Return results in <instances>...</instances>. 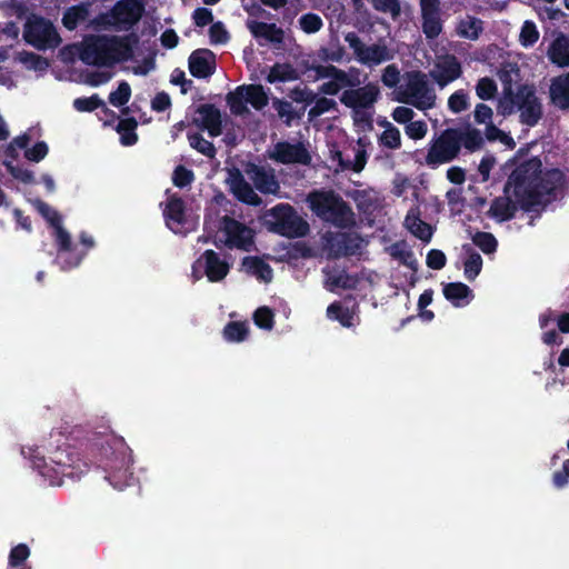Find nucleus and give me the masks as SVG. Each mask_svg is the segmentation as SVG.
<instances>
[{"label": "nucleus", "mask_w": 569, "mask_h": 569, "mask_svg": "<svg viewBox=\"0 0 569 569\" xmlns=\"http://www.w3.org/2000/svg\"><path fill=\"white\" fill-rule=\"evenodd\" d=\"M336 156L338 158L339 166L342 169H351L355 172H360L363 170V168L367 163V158H368L365 149L357 150L353 161L345 160L342 158V153L340 151H337Z\"/></svg>", "instance_id": "obj_48"}, {"label": "nucleus", "mask_w": 569, "mask_h": 569, "mask_svg": "<svg viewBox=\"0 0 569 569\" xmlns=\"http://www.w3.org/2000/svg\"><path fill=\"white\" fill-rule=\"evenodd\" d=\"M209 38L211 44H224L229 41L230 36L221 21L213 22L209 28Z\"/></svg>", "instance_id": "obj_60"}, {"label": "nucleus", "mask_w": 569, "mask_h": 569, "mask_svg": "<svg viewBox=\"0 0 569 569\" xmlns=\"http://www.w3.org/2000/svg\"><path fill=\"white\" fill-rule=\"evenodd\" d=\"M359 282V278L355 274H349L347 272H341L338 276H335L331 279V284L338 288H342L346 290H352L357 288Z\"/></svg>", "instance_id": "obj_63"}, {"label": "nucleus", "mask_w": 569, "mask_h": 569, "mask_svg": "<svg viewBox=\"0 0 569 569\" xmlns=\"http://www.w3.org/2000/svg\"><path fill=\"white\" fill-rule=\"evenodd\" d=\"M315 106L310 108L308 116L310 119H315L320 117L321 114L336 109L337 103L333 99H329L326 97L316 98L313 101Z\"/></svg>", "instance_id": "obj_58"}, {"label": "nucleus", "mask_w": 569, "mask_h": 569, "mask_svg": "<svg viewBox=\"0 0 569 569\" xmlns=\"http://www.w3.org/2000/svg\"><path fill=\"white\" fill-rule=\"evenodd\" d=\"M392 58L393 54L386 44L375 43L365 47L363 53H361L358 61L366 66H377Z\"/></svg>", "instance_id": "obj_30"}, {"label": "nucleus", "mask_w": 569, "mask_h": 569, "mask_svg": "<svg viewBox=\"0 0 569 569\" xmlns=\"http://www.w3.org/2000/svg\"><path fill=\"white\" fill-rule=\"evenodd\" d=\"M518 107L516 92L512 90L511 84L503 87L502 98L498 101L497 112L503 117L510 116Z\"/></svg>", "instance_id": "obj_42"}, {"label": "nucleus", "mask_w": 569, "mask_h": 569, "mask_svg": "<svg viewBox=\"0 0 569 569\" xmlns=\"http://www.w3.org/2000/svg\"><path fill=\"white\" fill-rule=\"evenodd\" d=\"M189 144L191 148L197 150L199 153L206 156L209 159H213L217 154L214 144L204 139L199 132H188L187 134Z\"/></svg>", "instance_id": "obj_40"}, {"label": "nucleus", "mask_w": 569, "mask_h": 569, "mask_svg": "<svg viewBox=\"0 0 569 569\" xmlns=\"http://www.w3.org/2000/svg\"><path fill=\"white\" fill-rule=\"evenodd\" d=\"M230 191L242 203L258 207L262 203V199L254 192L251 184L244 179L238 169L230 171L228 179Z\"/></svg>", "instance_id": "obj_20"}, {"label": "nucleus", "mask_w": 569, "mask_h": 569, "mask_svg": "<svg viewBox=\"0 0 569 569\" xmlns=\"http://www.w3.org/2000/svg\"><path fill=\"white\" fill-rule=\"evenodd\" d=\"M549 59L558 67H569V40L566 37L557 38L548 51Z\"/></svg>", "instance_id": "obj_34"}, {"label": "nucleus", "mask_w": 569, "mask_h": 569, "mask_svg": "<svg viewBox=\"0 0 569 569\" xmlns=\"http://www.w3.org/2000/svg\"><path fill=\"white\" fill-rule=\"evenodd\" d=\"M436 94L430 89L425 74L417 72L407 83V97L400 98L399 101L413 106L419 110L432 108Z\"/></svg>", "instance_id": "obj_12"}, {"label": "nucleus", "mask_w": 569, "mask_h": 569, "mask_svg": "<svg viewBox=\"0 0 569 569\" xmlns=\"http://www.w3.org/2000/svg\"><path fill=\"white\" fill-rule=\"evenodd\" d=\"M252 180L256 189L263 194H276L280 188L278 180L271 169L249 162L244 169Z\"/></svg>", "instance_id": "obj_19"}, {"label": "nucleus", "mask_w": 569, "mask_h": 569, "mask_svg": "<svg viewBox=\"0 0 569 569\" xmlns=\"http://www.w3.org/2000/svg\"><path fill=\"white\" fill-rule=\"evenodd\" d=\"M49 466L44 459L34 462L41 476L50 478L51 485H61L62 478L80 479L89 471V465L69 447H58L50 456Z\"/></svg>", "instance_id": "obj_4"}, {"label": "nucleus", "mask_w": 569, "mask_h": 569, "mask_svg": "<svg viewBox=\"0 0 569 569\" xmlns=\"http://www.w3.org/2000/svg\"><path fill=\"white\" fill-rule=\"evenodd\" d=\"M539 39V31L535 22L526 20L521 27L519 42L522 47H532Z\"/></svg>", "instance_id": "obj_50"}, {"label": "nucleus", "mask_w": 569, "mask_h": 569, "mask_svg": "<svg viewBox=\"0 0 569 569\" xmlns=\"http://www.w3.org/2000/svg\"><path fill=\"white\" fill-rule=\"evenodd\" d=\"M249 329L246 322L230 321L223 328V337L229 342H242L247 339Z\"/></svg>", "instance_id": "obj_43"}, {"label": "nucleus", "mask_w": 569, "mask_h": 569, "mask_svg": "<svg viewBox=\"0 0 569 569\" xmlns=\"http://www.w3.org/2000/svg\"><path fill=\"white\" fill-rule=\"evenodd\" d=\"M299 23L300 28L306 33H316L323 26L322 19L318 14L311 12L301 16Z\"/></svg>", "instance_id": "obj_59"}, {"label": "nucleus", "mask_w": 569, "mask_h": 569, "mask_svg": "<svg viewBox=\"0 0 569 569\" xmlns=\"http://www.w3.org/2000/svg\"><path fill=\"white\" fill-rule=\"evenodd\" d=\"M253 321L261 329H272L274 315L269 307H259L253 313Z\"/></svg>", "instance_id": "obj_57"}, {"label": "nucleus", "mask_w": 569, "mask_h": 569, "mask_svg": "<svg viewBox=\"0 0 569 569\" xmlns=\"http://www.w3.org/2000/svg\"><path fill=\"white\" fill-rule=\"evenodd\" d=\"M226 100L232 114L242 116L248 112L246 96L240 86L234 91L229 92Z\"/></svg>", "instance_id": "obj_44"}, {"label": "nucleus", "mask_w": 569, "mask_h": 569, "mask_svg": "<svg viewBox=\"0 0 569 569\" xmlns=\"http://www.w3.org/2000/svg\"><path fill=\"white\" fill-rule=\"evenodd\" d=\"M472 242L477 246L485 254H491L497 251L498 241L496 237L490 232L477 231L472 236Z\"/></svg>", "instance_id": "obj_45"}, {"label": "nucleus", "mask_w": 569, "mask_h": 569, "mask_svg": "<svg viewBox=\"0 0 569 569\" xmlns=\"http://www.w3.org/2000/svg\"><path fill=\"white\" fill-rule=\"evenodd\" d=\"M194 180V173L192 170L179 164L174 168L172 174V182L178 188H186L190 186Z\"/></svg>", "instance_id": "obj_56"}, {"label": "nucleus", "mask_w": 569, "mask_h": 569, "mask_svg": "<svg viewBox=\"0 0 569 569\" xmlns=\"http://www.w3.org/2000/svg\"><path fill=\"white\" fill-rule=\"evenodd\" d=\"M247 28L256 39L262 38L271 43H281L283 41L284 32L276 23L248 20Z\"/></svg>", "instance_id": "obj_27"}, {"label": "nucleus", "mask_w": 569, "mask_h": 569, "mask_svg": "<svg viewBox=\"0 0 569 569\" xmlns=\"http://www.w3.org/2000/svg\"><path fill=\"white\" fill-rule=\"evenodd\" d=\"M459 136V150L463 146L468 151H477L483 146V138L480 130L476 128H468L466 131L458 130Z\"/></svg>", "instance_id": "obj_39"}, {"label": "nucleus", "mask_w": 569, "mask_h": 569, "mask_svg": "<svg viewBox=\"0 0 569 569\" xmlns=\"http://www.w3.org/2000/svg\"><path fill=\"white\" fill-rule=\"evenodd\" d=\"M30 556V548L26 543H19L11 548L8 557V566L9 568H18L20 566H26L24 561Z\"/></svg>", "instance_id": "obj_51"}, {"label": "nucleus", "mask_w": 569, "mask_h": 569, "mask_svg": "<svg viewBox=\"0 0 569 569\" xmlns=\"http://www.w3.org/2000/svg\"><path fill=\"white\" fill-rule=\"evenodd\" d=\"M406 134L412 140H420L425 138L428 131L427 123L422 120L410 121L406 124Z\"/></svg>", "instance_id": "obj_64"}, {"label": "nucleus", "mask_w": 569, "mask_h": 569, "mask_svg": "<svg viewBox=\"0 0 569 569\" xmlns=\"http://www.w3.org/2000/svg\"><path fill=\"white\" fill-rule=\"evenodd\" d=\"M390 254L393 259L398 260L401 264L417 270V260L413 257V252L406 249L401 243H395L390 248Z\"/></svg>", "instance_id": "obj_46"}, {"label": "nucleus", "mask_w": 569, "mask_h": 569, "mask_svg": "<svg viewBox=\"0 0 569 569\" xmlns=\"http://www.w3.org/2000/svg\"><path fill=\"white\" fill-rule=\"evenodd\" d=\"M408 230L418 239L429 242L432 237V228L429 223L420 219L419 212L410 210L405 219Z\"/></svg>", "instance_id": "obj_31"}, {"label": "nucleus", "mask_w": 569, "mask_h": 569, "mask_svg": "<svg viewBox=\"0 0 569 569\" xmlns=\"http://www.w3.org/2000/svg\"><path fill=\"white\" fill-rule=\"evenodd\" d=\"M458 129H445L436 139L429 143L425 163L430 168L451 162L459 154Z\"/></svg>", "instance_id": "obj_7"}, {"label": "nucleus", "mask_w": 569, "mask_h": 569, "mask_svg": "<svg viewBox=\"0 0 569 569\" xmlns=\"http://www.w3.org/2000/svg\"><path fill=\"white\" fill-rule=\"evenodd\" d=\"M113 458H108L104 463L106 479L117 490H122L133 480V472L130 470L129 459L123 452H112Z\"/></svg>", "instance_id": "obj_15"}, {"label": "nucleus", "mask_w": 569, "mask_h": 569, "mask_svg": "<svg viewBox=\"0 0 569 569\" xmlns=\"http://www.w3.org/2000/svg\"><path fill=\"white\" fill-rule=\"evenodd\" d=\"M422 32L427 39H436L442 32L440 0H420Z\"/></svg>", "instance_id": "obj_18"}, {"label": "nucleus", "mask_w": 569, "mask_h": 569, "mask_svg": "<svg viewBox=\"0 0 569 569\" xmlns=\"http://www.w3.org/2000/svg\"><path fill=\"white\" fill-rule=\"evenodd\" d=\"M325 241L330 257L338 259L357 254L362 239L356 232H328Z\"/></svg>", "instance_id": "obj_14"}, {"label": "nucleus", "mask_w": 569, "mask_h": 569, "mask_svg": "<svg viewBox=\"0 0 569 569\" xmlns=\"http://www.w3.org/2000/svg\"><path fill=\"white\" fill-rule=\"evenodd\" d=\"M549 98L559 110L569 109V71L551 79Z\"/></svg>", "instance_id": "obj_26"}, {"label": "nucleus", "mask_w": 569, "mask_h": 569, "mask_svg": "<svg viewBox=\"0 0 569 569\" xmlns=\"http://www.w3.org/2000/svg\"><path fill=\"white\" fill-rule=\"evenodd\" d=\"M497 83L489 77L480 78L476 84V93L481 100H490L497 93Z\"/></svg>", "instance_id": "obj_52"}, {"label": "nucleus", "mask_w": 569, "mask_h": 569, "mask_svg": "<svg viewBox=\"0 0 569 569\" xmlns=\"http://www.w3.org/2000/svg\"><path fill=\"white\" fill-rule=\"evenodd\" d=\"M23 39L38 50L53 49L61 42L53 23L37 14L28 17L24 23Z\"/></svg>", "instance_id": "obj_6"}, {"label": "nucleus", "mask_w": 569, "mask_h": 569, "mask_svg": "<svg viewBox=\"0 0 569 569\" xmlns=\"http://www.w3.org/2000/svg\"><path fill=\"white\" fill-rule=\"evenodd\" d=\"M270 158L282 164L300 163L308 166L311 162V156L301 142H277Z\"/></svg>", "instance_id": "obj_16"}, {"label": "nucleus", "mask_w": 569, "mask_h": 569, "mask_svg": "<svg viewBox=\"0 0 569 569\" xmlns=\"http://www.w3.org/2000/svg\"><path fill=\"white\" fill-rule=\"evenodd\" d=\"M138 127V121L133 118H124L120 119L116 130L120 134V142L123 146H133L138 141V134L136 133V129Z\"/></svg>", "instance_id": "obj_36"}, {"label": "nucleus", "mask_w": 569, "mask_h": 569, "mask_svg": "<svg viewBox=\"0 0 569 569\" xmlns=\"http://www.w3.org/2000/svg\"><path fill=\"white\" fill-rule=\"evenodd\" d=\"M188 63L194 78L206 79L216 71V54L209 49H197L190 54Z\"/></svg>", "instance_id": "obj_21"}, {"label": "nucleus", "mask_w": 569, "mask_h": 569, "mask_svg": "<svg viewBox=\"0 0 569 569\" xmlns=\"http://www.w3.org/2000/svg\"><path fill=\"white\" fill-rule=\"evenodd\" d=\"M375 10L379 12H390L393 18L401 12L399 0H371Z\"/></svg>", "instance_id": "obj_62"}, {"label": "nucleus", "mask_w": 569, "mask_h": 569, "mask_svg": "<svg viewBox=\"0 0 569 569\" xmlns=\"http://www.w3.org/2000/svg\"><path fill=\"white\" fill-rule=\"evenodd\" d=\"M242 264L248 272L256 276L259 280L264 282H270L272 280V268L260 257H244Z\"/></svg>", "instance_id": "obj_33"}, {"label": "nucleus", "mask_w": 569, "mask_h": 569, "mask_svg": "<svg viewBox=\"0 0 569 569\" xmlns=\"http://www.w3.org/2000/svg\"><path fill=\"white\" fill-rule=\"evenodd\" d=\"M519 208L520 207L512 194L503 193V196L496 197L492 200L487 216L498 222H506L515 218Z\"/></svg>", "instance_id": "obj_24"}, {"label": "nucleus", "mask_w": 569, "mask_h": 569, "mask_svg": "<svg viewBox=\"0 0 569 569\" xmlns=\"http://www.w3.org/2000/svg\"><path fill=\"white\" fill-rule=\"evenodd\" d=\"M230 266L212 249L206 250L192 264V274L198 280L206 274L210 282H219L229 273Z\"/></svg>", "instance_id": "obj_11"}, {"label": "nucleus", "mask_w": 569, "mask_h": 569, "mask_svg": "<svg viewBox=\"0 0 569 569\" xmlns=\"http://www.w3.org/2000/svg\"><path fill=\"white\" fill-rule=\"evenodd\" d=\"M266 79L269 83L292 81L298 79V73L289 63H276L271 67Z\"/></svg>", "instance_id": "obj_38"}, {"label": "nucleus", "mask_w": 569, "mask_h": 569, "mask_svg": "<svg viewBox=\"0 0 569 569\" xmlns=\"http://www.w3.org/2000/svg\"><path fill=\"white\" fill-rule=\"evenodd\" d=\"M358 308L357 302L353 303L352 308H349L343 306L340 301H333L327 308V317L338 321L345 328H350L353 326V318Z\"/></svg>", "instance_id": "obj_29"}, {"label": "nucleus", "mask_w": 569, "mask_h": 569, "mask_svg": "<svg viewBox=\"0 0 569 569\" xmlns=\"http://www.w3.org/2000/svg\"><path fill=\"white\" fill-rule=\"evenodd\" d=\"M309 207L317 217L337 228L355 223V213L348 202L333 190H316L308 196Z\"/></svg>", "instance_id": "obj_3"}, {"label": "nucleus", "mask_w": 569, "mask_h": 569, "mask_svg": "<svg viewBox=\"0 0 569 569\" xmlns=\"http://www.w3.org/2000/svg\"><path fill=\"white\" fill-rule=\"evenodd\" d=\"M219 230L226 236L224 244L229 249L250 251L254 243V230L228 214L221 217Z\"/></svg>", "instance_id": "obj_8"}, {"label": "nucleus", "mask_w": 569, "mask_h": 569, "mask_svg": "<svg viewBox=\"0 0 569 569\" xmlns=\"http://www.w3.org/2000/svg\"><path fill=\"white\" fill-rule=\"evenodd\" d=\"M264 226L268 231L288 238L306 237L310 231L308 221L290 203L280 202L264 212Z\"/></svg>", "instance_id": "obj_5"}, {"label": "nucleus", "mask_w": 569, "mask_h": 569, "mask_svg": "<svg viewBox=\"0 0 569 569\" xmlns=\"http://www.w3.org/2000/svg\"><path fill=\"white\" fill-rule=\"evenodd\" d=\"M462 74V67L455 54H446L438 63L437 71L431 76L440 88L457 80Z\"/></svg>", "instance_id": "obj_23"}, {"label": "nucleus", "mask_w": 569, "mask_h": 569, "mask_svg": "<svg viewBox=\"0 0 569 569\" xmlns=\"http://www.w3.org/2000/svg\"><path fill=\"white\" fill-rule=\"evenodd\" d=\"M462 250L468 256L463 263L465 277L473 281L481 272L482 258L470 244H463Z\"/></svg>", "instance_id": "obj_35"}, {"label": "nucleus", "mask_w": 569, "mask_h": 569, "mask_svg": "<svg viewBox=\"0 0 569 569\" xmlns=\"http://www.w3.org/2000/svg\"><path fill=\"white\" fill-rule=\"evenodd\" d=\"M54 229V240L57 246V261L61 266L62 270H70L72 268L78 267L83 257L86 256V251L79 252L73 246L70 233L62 227L60 223Z\"/></svg>", "instance_id": "obj_13"}, {"label": "nucleus", "mask_w": 569, "mask_h": 569, "mask_svg": "<svg viewBox=\"0 0 569 569\" xmlns=\"http://www.w3.org/2000/svg\"><path fill=\"white\" fill-rule=\"evenodd\" d=\"M318 78H331V80H338L342 83H351V79L346 71L332 66H318L315 68Z\"/></svg>", "instance_id": "obj_47"}, {"label": "nucleus", "mask_w": 569, "mask_h": 569, "mask_svg": "<svg viewBox=\"0 0 569 569\" xmlns=\"http://www.w3.org/2000/svg\"><path fill=\"white\" fill-rule=\"evenodd\" d=\"M131 97V88L127 81H121L117 90L110 92L109 102L114 107H122L128 103Z\"/></svg>", "instance_id": "obj_53"}, {"label": "nucleus", "mask_w": 569, "mask_h": 569, "mask_svg": "<svg viewBox=\"0 0 569 569\" xmlns=\"http://www.w3.org/2000/svg\"><path fill=\"white\" fill-rule=\"evenodd\" d=\"M100 106H103V100L97 93L73 100V108L79 112H92L100 108Z\"/></svg>", "instance_id": "obj_54"}, {"label": "nucleus", "mask_w": 569, "mask_h": 569, "mask_svg": "<svg viewBox=\"0 0 569 569\" xmlns=\"http://www.w3.org/2000/svg\"><path fill=\"white\" fill-rule=\"evenodd\" d=\"M448 108L453 113H460L469 108V97L463 90L455 91L448 99Z\"/></svg>", "instance_id": "obj_55"}, {"label": "nucleus", "mask_w": 569, "mask_h": 569, "mask_svg": "<svg viewBox=\"0 0 569 569\" xmlns=\"http://www.w3.org/2000/svg\"><path fill=\"white\" fill-rule=\"evenodd\" d=\"M442 293L456 308L465 307L473 299L472 290L463 282H449L443 284Z\"/></svg>", "instance_id": "obj_28"}, {"label": "nucleus", "mask_w": 569, "mask_h": 569, "mask_svg": "<svg viewBox=\"0 0 569 569\" xmlns=\"http://www.w3.org/2000/svg\"><path fill=\"white\" fill-rule=\"evenodd\" d=\"M240 87L247 103H250L256 110H261L268 104V96L261 84H242Z\"/></svg>", "instance_id": "obj_37"}, {"label": "nucleus", "mask_w": 569, "mask_h": 569, "mask_svg": "<svg viewBox=\"0 0 569 569\" xmlns=\"http://www.w3.org/2000/svg\"><path fill=\"white\" fill-rule=\"evenodd\" d=\"M518 100L517 110L520 111V122L528 127H535L543 116L542 104L536 94L533 84H519L516 91Z\"/></svg>", "instance_id": "obj_10"}, {"label": "nucleus", "mask_w": 569, "mask_h": 569, "mask_svg": "<svg viewBox=\"0 0 569 569\" xmlns=\"http://www.w3.org/2000/svg\"><path fill=\"white\" fill-rule=\"evenodd\" d=\"M482 30V21L475 17L461 20L457 27L458 34L469 40H477Z\"/></svg>", "instance_id": "obj_41"}, {"label": "nucleus", "mask_w": 569, "mask_h": 569, "mask_svg": "<svg viewBox=\"0 0 569 569\" xmlns=\"http://www.w3.org/2000/svg\"><path fill=\"white\" fill-rule=\"evenodd\" d=\"M379 96V90L373 84H367L357 89L345 90L340 97V102L351 108L358 114V109H368L373 106Z\"/></svg>", "instance_id": "obj_17"}, {"label": "nucleus", "mask_w": 569, "mask_h": 569, "mask_svg": "<svg viewBox=\"0 0 569 569\" xmlns=\"http://www.w3.org/2000/svg\"><path fill=\"white\" fill-rule=\"evenodd\" d=\"M89 14V3L82 2L72 6L64 11L62 17V24L70 31L76 30L80 23L87 21Z\"/></svg>", "instance_id": "obj_32"}, {"label": "nucleus", "mask_w": 569, "mask_h": 569, "mask_svg": "<svg viewBox=\"0 0 569 569\" xmlns=\"http://www.w3.org/2000/svg\"><path fill=\"white\" fill-rule=\"evenodd\" d=\"M137 41L138 38L134 33L124 37L93 36L84 42L80 51V59L88 66L112 67L132 56L131 42Z\"/></svg>", "instance_id": "obj_2"}, {"label": "nucleus", "mask_w": 569, "mask_h": 569, "mask_svg": "<svg viewBox=\"0 0 569 569\" xmlns=\"http://www.w3.org/2000/svg\"><path fill=\"white\" fill-rule=\"evenodd\" d=\"M273 107L278 112V116L281 119H284L287 126H290L292 120L298 118V114L295 112L292 104L289 101L276 99L273 101Z\"/></svg>", "instance_id": "obj_61"}, {"label": "nucleus", "mask_w": 569, "mask_h": 569, "mask_svg": "<svg viewBox=\"0 0 569 569\" xmlns=\"http://www.w3.org/2000/svg\"><path fill=\"white\" fill-rule=\"evenodd\" d=\"M565 180L562 170H543L539 157H532L515 167L503 186V193L512 194L520 209L530 212L537 206L551 203Z\"/></svg>", "instance_id": "obj_1"}, {"label": "nucleus", "mask_w": 569, "mask_h": 569, "mask_svg": "<svg viewBox=\"0 0 569 569\" xmlns=\"http://www.w3.org/2000/svg\"><path fill=\"white\" fill-rule=\"evenodd\" d=\"M166 224L171 230L181 227L186 222V202L177 193H172L167 199V204L163 210Z\"/></svg>", "instance_id": "obj_25"}, {"label": "nucleus", "mask_w": 569, "mask_h": 569, "mask_svg": "<svg viewBox=\"0 0 569 569\" xmlns=\"http://www.w3.org/2000/svg\"><path fill=\"white\" fill-rule=\"evenodd\" d=\"M144 12L143 0H119L110 11L108 23L117 31H128Z\"/></svg>", "instance_id": "obj_9"}, {"label": "nucleus", "mask_w": 569, "mask_h": 569, "mask_svg": "<svg viewBox=\"0 0 569 569\" xmlns=\"http://www.w3.org/2000/svg\"><path fill=\"white\" fill-rule=\"evenodd\" d=\"M196 113L201 119H193V123L202 130H207L211 138L219 137L222 133V118L220 110L212 103H203L197 107Z\"/></svg>", "instance_id": "obj_22"}, {"label": "nucleus", "mask_w": 569, "mask_h": 569, "mask_svg": "<svg viewBox=\"0 0 569 569\" xmlns=\"http://www.w3.org/2000/svg\"><path fill=\"white\" fill-rule=\"evenodd\" d=\"M380 143L389 149H399L401 147L399 129L390 122H386V129L380 137Z\"/></svg>", "instance_id": "obj_49"}]
</instances>
